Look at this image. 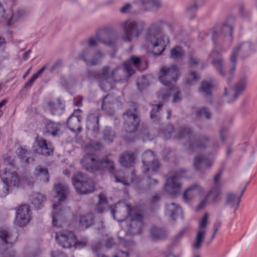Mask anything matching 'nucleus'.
<instances>
[{
  "instance_id": "nucleus-13",
  "label": "nucleus",
  "mask_w": 257,
  "mask_h": 257,
  "mask_svg": "<svg viewBox=\"0 0 257 257\" xmlns=\"http://www.w3.org/2000/svg\"><path fill=\"white\" fill-rule=\"evenodd\" d=\"M181 184L175 176L167 178L164 186L165 190L172 196H177L180 194Z\"/></svg>"
},
{
  "instance_id": "nucleus-41",
  "label": "nucleus",
  "mask_w": 257,
  "mask_h": 257,
  "mask_svg": "<svg viewBox=\"0 0 257 257\" xmlns=\"http://www.w3.org/2000/svg\"><path fill=\"white\" fill-rule=\"evenodd\" d=\"M171 96V89H162L157 93V96L161 101L159 103H164L169 100Z\"/></svg>"
},
{
  "instance_id": "nucleus-45",
  "label": "nucleus",
  "mask_w": 257,
  "mask_h": 257,
  "mask_svg": "<svg viewBox=\"0 0 257 257\" xmlns=\"http://www.w3.org/2000/svg\"><path fill=\"white\" fill-rule=\"evenodd\" d=\"M12 235L7 229L1 228L0 229V240L5 244L7 245L9 243H13L11 240Z\"/></svg>"
},
{
  "instance_id": "nucleus-30",
  "label": "nucleus",
  "mask_w": 257,
  "mask_h": 257,
  "mask_svg": "<svg viewBox=\"0 0 257 257\" xmlns=\"http://www.w3.org/2000/svg\"><path fill=\"white\" fill-rule=\"evenodd\" d=\"M61 129V124L51 119H47L45 124L46 132L55 137Z\"/></svg>"
},
{
  "instance_id": "nucleus-32",
  "label": "nucleus",
  "mask_w": 257,
  "mask_h": 257,
  "mask_svg": "<svg viewBox=\"0 0 257 257\" xmlns=\"http://www.w3.org/2000/svg\"><path fill=\"white\" fill-rule=\"evenodd\" d=\"M94 216L93 214L88 213L81 216L79 219L80 225L85 229L88 228L93 224Z\"/></svg>"
},
{
  "instance_id": "nucleus-64",
  "label": "nucleus",
  "mask_w": 257,
  "mask_h": 257,
  "mask_svg": "<svg viewBox=\"0 0 257 257\" xmlns=\"http://www.w3.org/2000/svg\"><path fill=\"white\" fill-rule=\"evenodd\" d=\"M112 257H130V253L128 251L118 250Z\"/></svg>"
},
{
  "instance_id": "nucleus-43",
  "label": "nucleus",
  "mask_w": 257,
  "mask_h": 257,
  "mask_svg": "<svg viewBox=\"0 0 257 257\" xmlns=\"http://www.w3.org/2000/svg\"><path fill=\"white\" fill-rule=\"evenodd\" d=\"M114 82L112 78L109 80H104L103 81L99 82V86L103 91L108 92L113 88Z\"/></svg>"
},
{
  "instance_id": "nucleus-10",
  "label": "nucleus",
  "mask_w": 257,
  "mask_h": 257,
  "mask_svg": "<svg viewBox=\"0 0 257 257\" xmlns=\"http://www.w3.org/2000/svg\"><path fill=\"white\" fill-rule=\"evenodd\" d=\"M33 149L38 154L45 156L53 155L54 150L51 142H48L46 139L42 138L36 139V143L33 145Z\"/></svg>"
},
{
  "instance_id": "nucleus-4",
  "label": "nucleus",
  "mask_w": 257,
  "mask_h": 257,
  "mask_svg": "<svg viewBox=\"0 0 257 257\" xmlns=\"http://www.w3.org/2000/svg\"><path fill=\"white\" fill-rule=\"evenodd\" d=\"M72 184L79 194H88L95 190L94 181L81 172L74 174Z\"/></svg>"
},
{
  "instance_id": "nucleus-27",
  "label": "nucleus",
  "mask_w": 257,
  "mask_h": 257,
  "mask_svg": "<svg viewBox=\"0 0 257 257\" xmlns=\"http://www.w3.org/2000/svg\"><path fill=\"white\" fill-rule=\"evenodd\" d=\"M135 160L134 154L126 151L120 156L119 161L121 166L126 168H131L134 166Z\"/></svg>"
},
{
  "instance_id": "nucleus-49",
  "label": "nucleus",
  "mask_w": 257,
  "mask_h": 257,
  "mask_svg": "<svg viewBox=\"0 0 257 257\" xmlns=\"http://www.w3.org/2000/svg\"><path fill=\"white\" fill-rule=\"evenodd\" d=\"M149 84V81L145 75L138 78L137 85L140 91H143Z\"/></svg>"
},
{
  "instance_id": "nucleus-14",
  "label": "nucleus",
  "mask_w": 257,
  "mask_h": 257,
  "mask_svg": "<svg viewBox=\"0 0 257 257\" xmlns=\"http://www.w3.org/2000/svg\"><path fill=\"white\" fill-rule=\"evenodd\" d=\"M95 36L99 42L104 45L113 48L116 47V40L111 37L106 30H98L96 32Z\"/></svg>"
},
{
  "instance_id": "nucleus-47",
  "label": "nucleus",
  "mask_w": 257,
  "mask_h": 257,
  "mask_svg": "<svg viewBox=\"0 0 257 257\" xmlns=\"http://www.w3.org/2000/svg\"><path fill=\"white\" fill-rule=\"evenodd\" d=\"M196 116L197 117H205L206 119H209L211 117V113L208 107L203 106L197 110Z\"/></svg>"
},
{
  "instance_id": "nucleus-31",
  "label": "nucleus",
  "mask_w": 257,
  "mask_h": 257,
  "mask_svg": "<svg viewBox=\"0 0 257 257\" xmlns=\"http://www.w3.org/2000/svg\"><path fill=\"white\" fill-rule=\"evenodd\" d=\"M200 6L201 4L198 0H195L193 4H189L186 6V15L190 20H192L196 17L198 8Z\"/></svg>"
},
{
  "instance_id": "nucleus-9",
  "label": "nucleus",
  "mask_w": 257,
  "mask_h": 257,
  "mask_svg": "<svg viewBox=\"0 0 257 257\" xmlns=\"http://www.w3.org/2000/svg\"><path fill=\"white\" fill-rule=\"evenodd\" d=\"M55 238L58 244L65 248H70L81 243L77 240V236L73 231L67 230L57 232Z\"/></svg>"
},
{
  "instance_id": "nucleus-25",
  "label": "nucleus",
  "mask_w": 257,
  "mask_h": 257,
  "mask_svg": "<svg viewBox=\"0 0 257 257\" xmlns=\"http://www.w3.org/2000/svg\"><path fill=\"white\" fill-rule=\"evenodd\" d=\"M247 78L244 76L241 77L239 81L234 85L233 89L235 91L233 98L230 100H227V102L230 103L235 101L244 91L247 83Z\"/></svg>"
},
{
  "instance_id": "nucleus-61",
  "label": "nucleus",
  "mask_w": 257,
  "mask_h": 257,
  "mask_svg": "<svg viewBox=\"0 0 257 257\" xmlns=\"http://www.w3.org/2000/svg\"><path fill=\"white\" fill-rule=\"evenodd\" d=\"M108 94L106 95L103 97L102 100V105H101V109L102 110L105 111H109L110 108L111 103L109 102H107L106 101L105 99L108 97Z\"/></svg>"
},
{
  "instance_id": "nucleus-36",
  "label": "nucleus",
  "mask_w": 257,
  "mask_h": 257,
  "mask_svg": "<svg viewBox=\"0 0 257 257\" xmlns=\"http://www.w3.org/2000/svg\"><path fill=\"white\" fill-rule=\"evenodd\" d=\"M93 50L90 48L84 49L78 56V59L84 62L86 65H89L90 59L92 58Z\"/></svg>"
},
{
  "instance_id": "nucleus-58",
  "label": "nucleus",
  "mask_w": 257,
  "mask_h": 257,
  "mask_svg": "<svg viewBox=\"0 0 257 257\" xmlns=\"http://www.w3.org/2000/svg\"><path fill=\"white\" fill-rule=\"evenodd\" d=\"M101 247L102 244L101 243H96L92 246L93 252L97 256V257H106L104 254L101 253Z\"/></svg>"
},
{
  "instance_id": "nucleus-6",
  "label": "nucleus",
  "mask_w": 257,
  "mask_h": 257,
  "mask_svg": "<svg viewBox=\"0 0 257 257\" xmlns=\"http://www.w3.org/2000/svg\"><path fill=\"white\" fill-rule=\"evenodd\" d=\"M121 27L124 32L123 40L125 42H130L134 37H138L142 33L145 27V23L143 22L137 23L128 19L122 22Z\"/></svg>"
},
{
  "instance_id": "nucleus-40",
  "label": "nucleus",
  "mask_w": 257,
  "mask_h": 257,
  "mask_svg": "<svg viewBox=\"0 0 257 257\" xmlns=\"http://www.w3.org/2000/svg\"><path fill=\"white\" fill-rule=\"evenodd\" d=\"M192 136V131L188 127H181L177 133V137L180 139H190Z\"/></svg>"
},
{
  "instance_id": "nucleus-16",
  "label": "nucleus",
  "mask_w": 257,
  "mask_h": 257,
  "mask_svg": "<svg viewBox=\"0 0 257 257\" xmlns=\"http://www.w3.org/2000/svg\"><path fill=\"white\" fill-rule=\"evenodd\" d=\"M248 184V182H246L244 186L242 187L239 196H236L235 194L233 193H229L227 194L225 201V204H228L231 208H234V210H236L239 207L241 198L244 193L246 188Z\"/></svg>"
},
{
  "instance_id": "nucleus-15",
  "label": "nucleus",
  "mask_w": 257,
  "mask_h": 257,
  "mask_svg": "<svg viewBox=\"0 0 257 257\" xmlns=\"http://www.w3.org/2000/svg\"><path fill=\"white\" fill-rule=\"evenodd\" d=\"M100 113L97 111H93L90 112L86 118V127L88 129L92 130L94 133H99V117Z\"/></svg>"
},
{
  "instance_id": "nucleus-22",
  "label": "nucleus",
  "mask_w": 257,
  "mask_h": 257,
  "mask_svg": "<svg viewBox=\"0 0 257 257\" xmlns=\"http://www.w3.org/2000/svg\"><path fill=\"white\" fill-rule=\"evenodd\" d=\"M54 188L56 191V197L58 198V204L55 203L53 205V208L55 210L62 201L66 199L68 190L67 187L60 183L55 184Z\"/></svg>"
},
{
  "instance_id": "nucleus-2",
  "label": "nucleus",
  "mask_w": 257,
  "mask_h": 257,
  "mask_svg": "<svg viewBox=\"0 0 257 257\" xmlns=\"http://www.w3.org/2000/svg\"><path fill=\"white\" fill-rule=\"evenodd\" d=\"M96 156L93 154H87L81 160L82 168L85 170L92 173L98 171L107 172L111 177H113L116 183H121L123 185L129 184L121 175L122 171L116 170L114 162L108 157H103L101 159H96Z\"/></svg>"
},
{
  "instance_id": "nucleus-48",
  "label": "nucleus",
  "mask_w": 257,
  "mask_h": 257,
  "mask_svg": "<svg viewBox=\"0 0 257 257\" xmlns=\"http://www.w3.org/2000/svg\"><path fill=\"white\" fill-rule=\"evenodd\" d=\"M3 162L5 167H8L10 169H15L16 168L15 160L13 157H12L8 154L4 156Z\"/></svg>"
},
{
  "instance_id": "nucleus-33",
  "label": "nucleus",
  "mask_w": 257,
  "mask_h": 257,
  "mask_svg": "<svg viewBox=\"0 0 257 257\" xmlns=\"http://www.w3.org/2000/svg\"><path fill=\"white\" fill-rule=\"evenodd\" d=\"M145 173L151 170L152 172H156L160 168V164L158 161L154 159L151 161H148L145 159L143 160Z\"/></svg>"
},
{
  "instance_id": "nucleus-20",
  "label": "nucleus",
  "mask_w": 257,
  "mask_h": 257,
  "mask_svg": "<svg viewBox=\"0 0 257 257\" xmlns=\"http://www.w3.org/2000/svg\"><path fill=\"white\" fill-rule=\"evenodd\" d=\"M167 236L168 232L164 228L154 225L150 229L149 237L153 241L164 240Z\"/></svg>"
},
{
  "instance_id": "nucleus-51",
  "label": "nucleus",
  "mask_w": 257,
  "mask_h": 257,
  "mask_svg": "<svg viewBox=\"0 0 257 257\" xmlns=\"http://www.w3.org/2000/svg\"><path fill=\"white\" fill-rule=\"evenodd\" d=\"M205 234V231L204 230H200L198 231L194 244V248L198 249L200 247L201 243L204 238Z\"/></svg>"
},
{
  "instance_id": "nucleus-38",
  "label": "nucleus",
  "mask_w": 257,
  "mask_h": 257,
  "mask_svg": "<svg viewBox=\"0 0 257 257\" xmlns=\"http://www.w3.org/2000/svg\"><path fill=\"white\" fill-rule=\"evenodd\" d=\"M110 72V67L108 66H105L102 69L99 70L98 80H99V82L112 78L111 73Z\"/></svg>"
},
{
  "instance_id": "nucleus-26",
  "label": "nucleus",
  "mask_w": 257,
  "mask_h": 257,
  "mask_svg": "<svg viewBox=\"0 0 257 257\" xmlns=\"http://www.w3.org/2000/svg\"><path fill=\"white\" fill-rule=\"evenodd\" d=\"M111 78L115 81H122L127 77L126 70L123 64V66H118L111 72Z\"/></svg>"
},
{
  "instance_id": "nucleus-17",
  "label": "nucleus",
  "mask_w": 257,
  "mask_h": 257,
  "mask_svg": "<svg viewBox=\"0 0 257 257\" xmlns=\"http://www.w3.org/2000/svg\"><path fill=\"white\" fill-rule=\"evenodd\" d=\"M193 166L196 171L203 173L211 167L212 162L209 159L203 155H197L194 159Z\"/></svg>"
},
{
  "instance_id": "nucleus-11",
  "label": "nucleus",
  "mask_w": 257,
  "mask_h": 257,
  "mask_svg": "<svg viewBox=\"0 0 257 257\" xmlns=\"http://www.w3.org/2000/svg\"><path fill=\"white\" fill-rule=\"evenodd\" d=\"M209 140L210 137L207 135L200 136L194 142L185 144V145L188 144V147H186L187 152L189 154H193L199 149H205Z\"/></svg>"
},
{
  "instance_id": "nucleus-59",
  "label": "nucleus",
  "mask_w": 257,
  "mask_h": 257,
  "mask_svg": "<svg viewBox=\"0 0 257 257\" xmlns=\"http://www.w3.org/2000/svg\"><path fill=\"white\" fill-rule=\"evenodd\" d=\"M143 3L146 5V7L150 6L153 8H158L161 6L160 2L157 0H143Z\"/></svg>"
},
{
  "instance_id": "nucleus-23",
  "label": "nucleus",
  "mask_w": 257,
  "mask_h": 257,
  "mask_svg": "<svg viewBox=\"0 0 257 257\" xmlns=\"http://www.w3.org/2000/svg\"><path fill=\"white\" fill-rule=\"evenodd\" d=\"M222 171L219 170L218 172L215 174L213 178V182L214 186L208 192V195L213 194L214 195L213 200L215 201L218 197L220 196L221 193V185L219 181L220 178L222 175Z\"/></svg>"
},
{
  "instance_id": "nucleus-35",
  "label": "nucleus",
  "mask_w": 257,
  "mask_h": 257,
  "mask_svg": "<svg viewBox=\"0 0 257 257\" xmlns=\"http://www.w3.org/2000/svg\"><path fill=\"white\" fill-rule=\"evenodd\" d=\"M115 132L110 126H106L102 131L103 139L109 144L113 142Z\"/></svg>"
},
{
  "instance_id": "nucleus-46",
  "label": "nucleus",
  "mask_w": 257,
  "mask_h": 257,
  "mask_svg": "<svg viewBox=\"0 0 257 257\" xmlns=\"http://www.w3.org/2000/svg\"><path fill=\"white\" fill-rule=\"evenodd\" d=\"M82 112V110L79 108L73 111V113L67 118L66 124L68 127H69L71 125V120L74 117L76 118L78 122H80L81 121L82 117L80 114Z\"/></svg>"
},
{
  "instance_id": "nucleus-62",
  "label": "nucleus",
  "mask_w": 257,
  "mask_h": 257,
  "mask_svg": "<svg viewBox=\"0 0 257 257\" xmlns=\"http://www.w3.org/2000/svg\"><path fill=\"white\" fill-rule=\"evenodd\" d=\"M38 77L37 76L34 74L32 77L28 80V81L25 83L23 88H28L32 87L34 82Z\"/></svg>"
},
{
  "instance_id": "nucleus-44",
  "label": "nucleus",
  "mask_w": 257,
  "mask_h": 257,
  "mask_svg": "<svg viewBox=\"0 0 257 257\" xmlns=\"http://www.w3.org/2000/svg\"><path fill=\"white\" fill-rule=\"evenodd\" d=\"M161 199V196L158 194L153 196L151 197L150 201V208L152 211H155L160 208V205L159 202Z\"/></svg>"
},
{
  "instance_id": "nucleus-56",
  "label": "nucleus",
  "mask_w": 257,
  "mask_h": 257,
  "mask_svg": "<svg viewBox=\"0 0 257 257\" xmlns=\"http://www.w3.org/2000/svg\"><path fill=\"white\" fill-rule=\"evenodd\" d=\"M239 13L242 18L250 19V13L244 10V6L242 4H240L239 5Z\"/></svg>"
},
{
  "instance_id": "nucleus-54",
  "label": "nucleus",
  "mask_w": 257,
  "mask_h": 257,
  "mask_svg": "<svg viewBox=\"0 0 257 257\" xmlns=\"http://www.w3.org/2000/svg\"><path fill=\"white\" fill-rule=\"evenodd\" d=\"M86 76L88 80H98V70L88 69L86 71Z\"/></svg>"
},
{
  "instance_id": "nucleus-18",
  "label": "nucleus",
  "mask_w": 257,
  "mask_h": 257,
  "mask_svg": "<svg viewBox=\"0 0 257 257\" xmlns=\"http://www.w3.org/2000/svg\"><path fill=\"white\" fill-rule=\"evenodd\" d=\"M214 88V85L212 81L208 80H203L198 88V91L203 94L206 97L209 98L207 99L208 103L211 104L213 103L212 90Z\"/></svg>"
},
{
  "instance_id": "nucleus-3",
  "label": "nucleus",
  "mask_w": 257,
  "mask_h": 257,
  "mask_svg": "<svg viewBox=\"0 0 257 257\" xmlns=\"http://www.w3.org/2000/svg\"><path fill=\"white\" fill-rule=\"evenodd\" d=\"M163 23L164 21L160 20L153 23L147 33L146 41L152 46V53L155 56L162 55L170 43L168 36L162 35Z\"/></svg>"
},
{
  "instance_id": "nucleus-24",
  "label": "nucleus",
  "mask_w": 257,
  "mask_h": 257,
  "mask_svg": "<svg viewBox=\"0 0 257 257\" xmlns=\"http://www.w3.org/2000/svg\"><path fill=\"white\" fill-rule=\"evenodd\" d=\"M165 212L171 219L176 220L182 214V209L179 204L172 202L166 204Z\"/></svg>"
},
{
  "instance_id": "nucleus-1",
  "label": "nucleus",
  "mask_w": 257,
  "mask_h": 257,
  "mask_svg": "<svg viewBox=\"0 0 257 257\" xmlns=\"http://www.w3.org/2000/svg\"><path fill=\"white\" fill-rule=\"evenodd\" d=\"M254 51V47L250 42H243L235 47L230 58L231 65L228 71L223 69V59L220 53L214 50L211 53L212 57L211 63L215 68L218 73L226 79L228 85H230L234 77V71L237 64V58L238 53L241 59H245Z\"/></svg>"
},
{
  "instance_id": "nucleus-39",
  "label": "nucleus",
  "mask_w": 257,
  "mask_h": 257,
  "mask_svg": "<svg viewBox=\"0 0 257 257\" xmlns=\"http://www.w3.org/2000/svg\"><path fill=\"white\" fill-rule=\"evenodd\" d=\"M29 155L30 153H28L27 150L22 148H21L19 152L18 153L19 158L26 164H29L31 162H33L34 161V158L31 157Z\"/></svg>"
},
{
  "instance_id": "nucleus-21",
  "label": "nucleus",
  "mask_w": 257,
  "mask_h": 257,
  "mask_svg": "<svg viewBox=\"0 0 257 257\" xmlns=\"http://www.w3.org/2000/svg\"><path fill=\"white\" fill-rule=\"evenodd\" d=\"M47 105L50 113L53 115L60 116L65 111V104L62 102L60 98H57L56 101H48Z\"/></svg>"
},
{
  "instance_id": "nucleus-60",
  "label": "nucleus",
  "mask_w": 257,
  "mask_h": 257,
  "mask_svg": "<svg viewBox=\"0 0 257 257\" xmlns=\"http://www.w3.org/2000/svg\"><path fill=\"white\" fill-rule=\"evenodd\" d=\"M208 218V214L207 213H205L203 217L202 218L201 220H200L199 225V230H202L203 229H204L206 227L207 224V220Z\"/></svg>"
},
{
  "instance_id": "nucleus-19",
  "label": "nucleus",
  "mask_w": 257,
  "mask_h": 257,
  "mask_svg": "<svg viewBox=\"0 0 257 257\" xmlns=\"http://www.w3.org/2000/svg\"><path fill=\"white\" fill-rule=\"evenodd\" d=\"M124 63L128 77H131L136 72L135 70L132 68V65L138 70H142L141 68L142 60L138 56L132 55L128 60Z\"/></svg>"
},
{
  "instance_id": "nucleus-55",
  "label": "nucleus",
  "mask_w": 257,
  "mask_h": 257,
  "mask_svg": "<svg viewBox=\"0 0 257 257\" xmlns=\"http://www.w3.org/2000/svg\"><path fill=\"white\" fill-rule=\"evenodd\" d=\"M63 211L62 210H59L58 212H54L53 213L52 223L53 226L56 227L61 226V224L58 223V220L61 218L60 214H62Z\"/></svg>"
},
{
  "instance_id": "nucleus-29",
  "label": "nucleus",
  "mask_w": 257,
  "mask_h": 257,
  "mask_svg": "<svg viewBox=\"0 0 257 257\" xmlns=\"http://www.w3.org/2000/svg\"><path fill=\"white\" fill-rule=\"evenodd\" d=\"M127 210H128V215L130 216H131L132 218L131 219L132 223L130 225V230L131 231L133 235H135L136 234H139L140 233L141 231V228L139 227L137 230L136 231H135V228L133 227V224L134 222H136V223L137 222H139L140 224H141V222L143 220V215L142 214L140 213H136L134 215H131V207L130 205H127Z\"/></svg>"
},
{
  "instance_id": "nucleus-28",
  "label": "nucleus",
  "mask_w": 257,
  "mask_h": 257,
  "mask_svg": "<svg viewBox=\"0 0 257 257\" xmlns=\"http://www.w3.org/2000/svg\"><path fill=\"white\" fill-rule=\"evenodd\" d=\"M32 207L37 209H41L46 201V197L41 193H37L31 197Z\"/></svg>"
},
{
  "instance_id": "nucleus-50",
  "label": "nucleus",
  "mask_w": 257,
  "mask_h": 257,
  "mask_svg": "<svg viewBox=\"0 0 257 257\" xmlns=\"http://www.w3.org/2000/svg\"><path fill=\"white\" fill-rule=\"evenodd\" d=\"M188 78L186 80V83L189 85H192L194 82L198 80L200 77L195 71H190L188 74Z\"/></svg>"
},
{
  "instance_id": "nucleus-8",
  "label": "nucleus",
  "mask_w": 257,
  "mask_h": 257,
  "mask_svg": "<svg viewBox=\"0 0 257 257\" xmlns=\"http://www.w3.org/2000/svg\"><path fill=\"white\" fill-rule=\"evenodd\" d=\"M137 108L128 109L123 113V128L128 134L137 132L140 125L141 117L136 113Z\"/></svg>"
},
{
  "instance_id": "nucleus-7",
  "label": "nucleus",
  "mask_w": 257,
  "mask_h": 257,
  "mask_svg": "<svg viewBox=\"0 0 257 257\" xmlns=\"http://www.w3.org/2000/svg\"><path fill=\"white\" fill-rule=\"evenodd\" d=\"M12 169L0 166V177L5 185L4 191L6 196L9 193L11 187L18 188L20 183V178L18 173L16 171Z\"/></svg>"
},
{
  "instance_id": "nucleus-52",
  "label": "nucleus",
  "mask_w": 257,
  "mask_h": 257,
  "mask_svg": "<svg viewBox=\"0 0 257 257\" xmlns=\"http://www.w3.org/2000/svg\"><path fill=\"white\" fill-rule=\"evenodd\" d=\"M233 27L227 24V23H224L222 24L221 28V34L224 36L228 35L230 37H232L233 33Z\"/></svg>"
},
{
  "instance_id": "nucleus-53",
  "label": "nucleus",
  "mask_w": 257,
  "mask_h": 257,
  "mask_svg": "<svg viewBox=\"0 0 257 257\" xmlns=\"http://www.w3.org/2000/svg\"><path fill=\"white\" fill-rule=\"evenodd\" d=\"M102 55L100 51L97 52L93 56L92 58L90 59L89 66H95L97 65L100 61Z\"/></svg>"
},
{
  "instance_id": "nucleus-37",
  "label": "nucleus",
  "mask_w": 257,
  "mask_h": 257,
  "mask_svg": "<svg viewBox=\"0 0 257 257\" xmlns=\"http://www.w3.org/2000/svg\"><path fill=\"white\" fill-rule=\"evenodd\" d=\"M153 108L150 111V117L154 121H158L160 120V116L159 112L162 109V107L164 106L163 103H159L157 104H152Z\"/></svg>"
},
{
  "instance_id": "nucleus-63",
  "label": "nucleus",
  "mask_w": 257,
  "mask_h": 257,
  "mask_svg": "<svg viewBox=\"0 0 257 257\" xmlns=\"http://www.w3.org/2000/svg\"><path fill=\"white\" fill-rule=\"evenodd\" d=\"M187 169L184 168H180L178 169L172 176H175V179L178 180L179 178L182 177L183 175L186 173Z\"/></svg>"
},
{
  "instance_id": "nucleus-12",
  "label": "nucleus",
  "mask_w": 257,
  "mask_h": 257,
  "mask_svg": "<svg viewBox=\"0 0 257 257\" xmlns=\"http://www.w3.org/2000/svg\"><path fill=\"white\" fill-rule=\"evenodd\" d=\"M30 210L28 206L22 205L16 211L15 223L16 225L23 227L26 225L30 221Z\"/></svg>"
},
{
  "instance_id": "nucleus-42",
  "label": "nucleus",
  "mask_w": 257,
  "mask_h": 257,
  "mask_svg": "<svg viewBox=\"0 0 257 257\" xmlns=\"http://www.w3.org/2000/svg\"><path fill=\"white\" fill-rule=\"evenodd\" d=\"M35 175L41 177V179L44 182H48L49 181V175L47 168L40 167L36 169Z\"/></svg>"
},
{
  "instance_id": "nucleus-34",
  "label": "nucleus",
  "mask_w": 257,
  "mask_h": 257,
  "mask_svg": "<svg viewBox=\"0 0 257 257\" xmlns=\"http://www.w3.org/2000/svg\"><path fill=\"white\" fill-rule=\"evenodd\" d=\"M185 56V51L182 47L176 45L170 51V58L173 60H179L183 59Z\"/></svg>"
},
{
  "instance_id": "nucleus-57",
  "label": "nucleus",
  "mask_w": 257,
  "mask_h": 257,
  "mask_svg": "<svg viewBox=\"0 0 257 257\" xmlns=\"http://www.w3.org/2000/svg\"><path fill=\"white\" fill-rule=\"evenodd\" d=\"M199 187V185L197 184H193L188 188H186V190L184 191L183 193V198L185 200H190L192 198L191 196H190L189 194L188 193L189 192L192 190H194L195 189Z\"/></svg>"
},
{
  "instance_id": "nucleus-5",
  "label": "nucleus",
  "mask_w": 257,
  "mask_h": 257,
  "mask_svg": "<svg viewBox=\"0 0 257 257\" xmlns=\"http://www.w3.org/2000/svg\"><path fill=\"white\" fill-rule=\"evenodd\" d=\"M181 75L179 67L173 64L170 66H163L159 72V80L164 85L173 87Z\"/></svg>"
}]
</instances>
